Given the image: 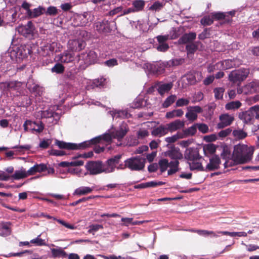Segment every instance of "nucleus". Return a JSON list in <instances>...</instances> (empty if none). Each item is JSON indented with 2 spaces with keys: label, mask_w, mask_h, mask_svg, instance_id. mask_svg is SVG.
I'll list each match as a JSON object with an SVG mask.
<instances>
[{
  "label": "nucleus",
  "mask_w": 259,
  "mask_h": 259,
  "mask_svg": "<svg viewBox=\"0 0 259 259\" xmlns=\"http://www.w3.org/2000/svg\"><path fill=\"white\" fill-rule=\"evenodd\" d=\"M252 154L245 145L238 144L234 146L232 155V160H227L224 163L225 168L234 164H242L249 162L251 159Z\"/></svg>",
  "instance_id": "f257e3e1"
},
{
  "label": "nucleus",
  "mask_w": 259,
  "mask_h": 259,
  "mask_svg": "<svg viewBox=\"0 0 259 259\" xmlns=\"http://www.w3.org/2000/svg\"><path fill=\"white\" fill-rule=\"evenodd\" d=\"M128 130L127 124L122 122L118 128L113 130L110 133H105L102 135L94 138L91 139V141L92 143V145L97 143H102L104 142L108 143L111 142L112 139H116L118 141H120L126 135Z\"/></svg>",
  "instance_id": "f03ea898"
},
{
  "label": "nucleus",
  "mask_w": 259,
  "mask_h": 259,
  "mask_svg": "<svg viewBox=\"0 0 259 259\" xmlns=\"http://www.w3.org/2000/svg\"><path fill=\"white\" fill-rule=\"evenodd\" d=\"M56 106L44 108L42 110L35 112V116L38 119H47L49 122L53 124H56L61 117V115L59 113L56 112Z\"/></svg>",
  "instance_id": "7ed1b4c3"
},
{
  "label": "nucleus",
  "mask_w": 259,
  "mask_h": 259,
  "mask_svg": "<svg viewBox=\"0 0 259 259\" xmlns=\"http://www.w3.org/2000/svg\"><path fill=\"white\" fill-rule=\"evenodd\" d=\"M22 83L20 81H10L0 83V89L4 93L8 95L17 96L22 91Z\"/></svg>",
  "instance_id": "20e7f679"
},
{
  "label": "nucleus",
  "mask_w": 259,
  "mask_h": 259,
  "mask_svg": "<svg viewBox=\"0 0 259 259\" xmlns=\"http://www.w3.org/2000/svg\"><path fill=\"white\" fill-rule=\"evenodd\" d=\"M55 145L60 149L68 150H82L92 145L90 140L85 141L79 144L65 142L58 140H55Z\"/></svg>",
  "instance_id": "39448f33"
},
{
  "label": "nucleus",
  "mask_w": 259,
  "mask_h": 259,
  "mask_svg": "<svg viewBox=\"0 0 259 259\" xmlns=\"http://www.w3.org/2000/svg\"><path fill=\"white\" fill-rule=\"evenodd\" d=\"M249 72L248 68H241L235 70L229 74L228 79L233 83L239 84L248 77Z\"/></svg>",
  "instance_id": "423d86ee"
},
{
  "label": "nucleus",
  "mask_w": 259,
  "mask_h": 259,
  "mask_svg": "<svg viewBox=\"0 0 259 259\" xmlns=\"http://www.w3.org/2000/svg\"><path fill=\"white\" fill-rule=\"evenodd\" d=\"M146 159L141 156H137L124 161L125 165L131 170L139 171L145 167Z\"/></svg>",
  "instance_id": "0eeeda50"
},
{
  "label": "nucleus",
  "mask_w": 259,
  "mask_h": 259,
  "mask_svg": "<svg viewBox=\"0 0 259 259\" xmlns=\"http://www.w3.org/2000/svg\"><path fill=\"white\" fill-rule=\"evenodd\" d=\"M239 117L245 123H251L254 117L259 118V106H252L247 111L240 113Z\"/></svg>",
  "instance_id": "6e6552de"
},
{
  "label": "nucleus",
  "mask_w": 259,
  "mask_h": 259,
  "mask_svg": "<svg viewBox=\"0 0 259 259\" xmlns=\"http://www.w3.org/2000/svg\"><path fill=\"white\" fill-rule=\"evenodd\" d=\"M145 67L149 74L155 76H158L165 72L167 65L166 62H158L153 63H146L145 64Z\"/></svg>",
  "instance_id": "1a4fd4ad"
},
{
  "label": "nucleus",
  "mask_w": 259,
  "mask_h": 259,
  "mask_svg": "<svg viewBox=\"0 0 259 259\" xmlns=\"http://www.w3.org/2000/svg\"><path fill=\"white\" fill-rule=\"evenodd\" d=\"M85 167L91 175L106 173V165L101 161H90L86 164Z\"/></svg>",
  "instance_id": "9d476101"
},
{
  "label": "nucleus",
  "mask_w": 259,
  "mask_h": 259,
  "mask_svg": "<svg viewBox=\"0 0 259 259\" xmlns=\"http://www.w3.org/2000/svg\"><path fill=\"white\" fill-rule=\"evenodd\" d=\"M98 59L97 54L94 51L83 53L78 55V61L84 62L86 65L95 63Z\"/></svg>",
  "instance_id": "9b49d317"
},
{
  "label": "nucleus",
  "mask_w": 259,
  "mask_h": 259,
  "mask_svg": "<svg viewBox=\"0 0 259 259\" xmlns=\"http://www.w3.org/2000/svg\"><path fill=\"white\" fill-rule=\"evenodd\" d=\"M31 52V50L26 47H18L16 49L11 51L10 56L12 59L14 56L16 58L23 59L27 57L28 54H30Z\"/></svg>",
  "instance_id": "f8f14e48"
},
{
  "label": "nucleus",
  "mask_w": 259,
  "mask_h": 259,
  "mask_svg": "<svg viewBox=\"0 0 259 259\" xmlns=\"http://www.w3.org/2000/svg\"><path fill=\"white\" fill-rule=\"evenodd\" d=\"M173 83L171 82L164 83L162 81H156L152 87L155 88L160 96H163L166 93H168L172 89Z\"/></svg>",
  "instance_id": "ddd939ff"
},
{
  "label": "nucleus",
  "mask_w": 259,
  "mask_h": 259,
  "mask_svg": "<svg viewBox=\"0 0 259 259\" xmlns=\"http://www.w3.org/2000/svg\"><path fill=\"white\" fill-rule=\"evenodd\" d=\"M85 42L80 39H71L68 42V48L72 52L80 51L85 48Z\"/></svg>",
  "instance_id": "4468645a"
},
{
  "label": "nucleus",
  "mask_w": 259,
  "mask_h": 259,
  "mask_svg": "<svg viewBox=\"0 0 259 259\" xmlns=\"http://www.w3.org/2000/svg\"><path fill=\"white\" fill-rule=\"evenodd\" d=\"M115 25V23L114 22H112L111 24H110L108 21L104 20L95 23V27L96 30L99 32H109L112 29L111 26L112 27L113 26Z\"/></svg>",
  "instance_id": "2eb2a0df"
},
{
  "label": "nucleus",
  "mask_w": 259,
  "mask_h": 259,
  "mask_svg": "<svg viewBox=\"0 0 259 259\" xmlns=\"http://www.w3.org/2000/svg\"><path fill=\"white\" fill-rule=\"evenodd\" d=\"M209 163L205 168V171H213L219 168L221 159L219 156L213 155L209 158Z\"/></svg>",
  "instance_id": "dca6fc26"
},
{
  "label": "nucleus",
  "mask_w": 259,
  "mask_h": 259,
  "mask_svg": "<svg viewBox=\"0 0 259 259\" xmlns=\"http://www.w3.org/2000/svg\"><path fill=\"white\" fill-rule=\"evenodd\" d=\"M219 119L220 122L217 124V127L219 129L223 128L230 125L234 120V116L227 113L221 114Z\"/></svg>",
  "instance_id": "f3484780"
},
{
  "label": "nucleus",
  "mask_w": 259,
  "mask_h": 259,
  "mask_svg": "<svg viewBox=\"0 0 259 259\" xmlns=\"http://www.w3.org/2000/svg\"><path fill=\"white\" fill-rule=\"evenodd\" d=\"M108 114L112 117L113 120L117 118H128L132 116L127 109L122 110L113 109L109 111Z\"/></svg>",
  "instance_id": "a211bd4d"
},
{
  "label": "nucleus",
  "mask_w": 259,
  "mask_h": 259,
  "mask_svg": "<svg viewBox=\"0 0 259 259\" xmlns=\"http://www.w3.org/2000/svg\"><path fill=\"white\" fill-rule=\"evenodd\" d=\"M121 156L122 155L117 154L107 160L106 163L105 164L106 167V173H110L114 171L115 164L119 163Z\"/></svg>",
  "instance_id": "6ab92c4d"
},
{
  "label": "nucleus",
  "mask_w": 259,
  "mask_h": 259,
  "mask_svg": "<svg viewBox=\"0 0 259 259\" xmlns=\"http://www.w3.org/2000/svg\"><path fill=\"white\" fill-rule=\"evenodd\" d=\"M165 154L172 160H179L183 158V154L181 152L180 148L175 146H172Z\"/></svg>",
  "instance_id": "aec40b11"
},
{
  "label": "nucleus",
  "mask_w": 259,
  "mask_h": 259,
  "mask_svg": "<svg viewBox=\"0 0 259 259\" xmlns=\"http://www.w3.org/2000/svg\"><path fill=\"white\" fill-rule=\"evenodd\" d=\"M185 157L188 160V162L194 160L201 159L198 151L196 148H189L186 150Z\"/></svg>",
  "instance_id": "412c9836"
},
{
  "label": "nucleus",
  "mask_w": 259,
  "mask_h": 259,
  "mask_svg": "<svg viewBox=\"0 0 259 259\" xmlns=\"http://www.w3.org/2000/svg\"><path fill=\"white\" fill-rule=\"evenodd\" d=\"M75 60V55L69 51H64L59 55V60L61 63H71Z\"/></svg>",
  "instance_id": "4be33fe9"
},
{
  "label": "nucleus",
  "mask_w": 259,
  "mask_h": 259,
  "mask_svg": "<svg viewBox=\"0 0 259 259\" xmlns=\"http://www.w3.org/2000/svg\"><path fill=\"white\" fill-rule=\"evenodd\" d=\"M78 74L73 69L67 70L64 75V78L67 82H79Z\"/></svg>",
  "instance_id": "5701e85b"
},
{
  "label": "nucleus",
  "mask_w": 259,
  "mask_h": 259,
  "mask_svg": "<svg viewBox=\"0 0 259 259\" xmlns=\"http://www.w3.org/2000/svg\"><path fill=\"white\" fill-rule=\"evenodd\" d=\"M258 80H254L245 85V92L248 94L259 92Z\"/></svg>",
  "instance_id": "b1692460"
},
{
  "label": "nucleus",
  "mask_w": 259,
  "mask_h": 259,
  "mask_svg": "<svg viewBox=\"0 0 259 259\" xmlns=\"http://www.w3.org/2000/svg\"><path fill=\"white\" fill-rule=\"evenodd\" d=\"M165 125L167 132H172L183 127L184 126V123L180 119H177L172 122L166 124Z\"/></svg>",
  "instance_id": "393cba45"
},
{
  "label": "nucleus",
  "mask_w": 259,
  "mask_h": 259,
  "mask_svg": "<svg viewBox=\"0 0 259 259\" xmlns=\"http://www.w3.org/2000/svg\"><path fill=\"white\" fill-rule=\"evenodd\" d=\"M29 176L27 173V170L21 167L19 170H15L14 173L10 176V179L13 180H19L22 179H24Z\"/></svg>",
  "instance_id": "a878e982"
},
{
  "label": "nucleus",
  "mask_w": 259,
  "mask_h": 259,
  "mask_svg": "<svg viewBox=\"0 0 259 259\" xmlns=\"http://www.w3.org/2000/svg\"><path fill=\"white\" fill-rule=\"evenodd\" d=\"M47 169V166L44 163L36 164L27 170V173L29 176H32L36 172L44 171L46 170Z\"/></svg>",
  "instance_id": "bb28decb"
},
{
  "label": "nucleus",
  "mask_w": 259,
  "mask_h": 259,
  "mask_svg": "<svg viewBox=\"0 0 259 259\" xmlns=\"http://www.w3.org/2000/svg\"><path fill=\"white\" fill-rule=\"evenodd\" d=\"M168 133L166 125H161L154 128L151 132L153 136L156 137H162Z\"/></svg>",
  "instance_id": "cd10ccee"
},
{
  "label": "nucleus",
  "mask_w": 259,
  "mask_h": 259,
  "mask_svg": "<svg viewBox=\"0 0 259 259\" xmlns=\"http://www.w3.org/2000/svg\"><path fill=\"white\" fill-rule=\"evenodd\" d=\"M200 159L194 160L189 162L190 169L191 170H197L199 171H205V168L202 166L201 162H200Z\"/></svg>",
  "instance_id": "c85d7f7f"
},
{
  "label": "nucleus",
  "mask_w": 259,
  "mask_h": 259,
  "mask_svg": "<svg viewBox=\"0 0 259 259\" xmlns=\"http://www.w3.org/2000/svg\"><path fill=\"white\" fill-rule=\"evenodd\" d=\"M196 34L195 32L185 33L179 39V41L182 44L191 42L196 38Z\"/></svg>",
  "instance_id": "c756f323"
},
{
  "label": "nucleus",
  "mask_w": 259,
  "mask_h": 259,
  "mask_svg": "<svg viewBox=\"0 0 259 259\" xmlns=\"http://www.w3.org/2000/svg\"><path fill=\"white\" fill-rule=\"evenodd\" d=\"M93 190V188L89 187L81 186L76 189L74 192V195L81 196L91 193Z\"/></svg>",
  "instance_id": "7c9ffc66"
},
{
  "label": "nucleus",
  "mask_w": 259,
  "mask_h": 259,
  "mask_svg": "<svg viewBox=\"0 0 259 259\" xmlns=\"http://www.w3.org/2000/svg\"><path fill=\"white\" fill-rule=\"evenodd\" d=\"M27 88L29 90L35 93L36 95L40 96L42 93V88L39 85L35 83L31 84L30 81H28L27 83Z\"/></svg>",
  "instance_id": "2f4dec72"
},
{
  "label": "nucleus",
  "mask_w": 259,
  "mask_h": 259,
  "mask_svg": "<svg viewBox=\"0 0 259 259\" xmlns=\"http://www.w3.org/2000/svg\"><path fill=\"white\" fill-rule=\"evenodd\" d=\"M147 101L141 98H136L132 103L131 108L133 109H138L146 106Z\"/></svg>",
  "instance_id": "473e14b6"
},
{
  "label": "nucleus",
  "mask_w": 259,
  "mask_h": 259,
  "mask_svg": "<svg viewBox=\"0 0 259 259\" xmlns=\"http://www.w3.org/2000/svg\"><path fill=\"white\" fill-rule=\"evenodd\" d=\"M132 4L135 12H137L143 9L145 2L143 0H134L132 2Z\"/></svg>",
  "instance_id": "72a5a7b5"
},
{
  "label": "nucleus",
  "mask_w": 259,
  "mask_h": 259,
  "mask_svg": "<svg viewBox=\"0 0 259 259\" xmlns=\"http://www.w3.org/2000/svg\"><path fill=\"white\" fill-rule=\"evenodd\" d=\"M51 250L53 258L66 257L67 256V253L61 247L52 248Z\"/></svg>",
  "instance_id": "f704fd0d"
},
{
  "label": "nucleus",
  "mask_w": 259,
  "mask_h": 259,
  "mask_svg": "<svg viewBox=\"0 0 259 259\" xmlns=\"http://www.w3.org/2000/svg\"><path fill=\"white\" fill-rule=\"evenodd\" d=\"M11 231L9 224L8 223H0V236H7L10 234Z\"/></svg>",
  "instance_id": "c9c22d12"
},
{
  "label": "nucleus",
  "mask_w": 259,
  "mask_h": 259,
  "mask_svg": "<svg viewBox=\"0 0 259 259\" xmlns=\"http://www.w3.org/2000/svg\"><path fill=\"white\" fill-rule=\"evenodd\" d=\"M81 17L85 18V20L81 22L82 26L85 25L89 22H91L94 20V15L92 12H86L81 14Z\"/></svg>",
  "instance_id": "e433bc0d"
},
{
  "label": "nucleus",
  "mask_w": 259,
  "mask_h": 259,
  "mask_svg": "<svg viewBox=\"0 0 259 259\" xmlns=\"http://www.w3.org/2000/svg\"><path fill=\"white\" fill-rule=\"evenodd\" d=\"M179 160H174L169 162L168 167H170V169L167 171L168 175H172L177 172L179 170Z\"/></svg>",
  "instance_id": "4c0bfd02"
},
{
  "label": "nucleus",
  "mask_w": 259,
  "mask_h": 259,
  "mask_svg": "<svg viewBox=\"0 0 259 259\" xmlns=\"http://www.w3.org/2000/svg\"><path fill=\"white\" fill-rule=\"evenodd\" d=\"M184 114V111L182 109H174L172 111L167 112L166 113L165 117L167 118H173L174 117H180Z\"/></svg>",
  "instance_id": "58836bf2"
},
{
  "label": "nucleus",
  "mask_w": 259,
  "mask_h": 259,
  "mask_svg": "<svg viewBox=\"0 0 259 259\" xmlns=\"http://www.w3.org/2000/svg\"><path fill=\"white\" fill-rule=\"evenodd\" d=\"M44 11L45 9L42 7H39L32 10H30V13H28L27 16L29 19L36 18L41 15Z\"/></svg>",
  "instance_id": "ea45409f"
},
{
  "label": "nucleus",
  "mask_w": 259,
  "mask_h": 259,
  "mask_svg": "<svg viewBox=\"0 0 259 259\" xmlns=\"http://www.w3.org/2000/svg\"><path fill=\"white\" fill-rule=\"evenodd\" d=\"M177 100L176 95H171L168 96L162 104V107L164 108H167L172 105Z\"/></svg>",
  "instance_id": "a19ab883"
},
{
  "label": "nucleus",
  "mask_w": 259,
  "mask_h": 259,
  "mask_svg": "<svg viewBox=\"0 0 259 259\" xmlns=\"http://www.w3.org/2000/svg\"><path fill=\"white\" fill-rule=\"evenodd\" d=\"M217 65H220L222 69L227 70L233 67L234 65V63L233 60L227 59L217 63Z\"/></svg>",
  "instance_id": "79ce46f5"
},
{
  "label": "nucleus",
  "mask_w": 259,
  "mask_h": 259,
  "mask_svg": "<svg viewBox=\"0 0 259 259\" xmlns=\"http://www.w3.org/2000/svg\"><path fill=\"white\" fill-rule=\"evenodd\" d=\"M185 77L187 81V84L189 85L195 84L196 82L195 74L194 72H190L185 75Z\"/></svg>",
  "instance_id": "37998d69"
},
{
  "label": "nucleus",
  "mask_w": 259,
  "mask_h": 259,
  "mask_svg": "<svg viewBox=\"0 0 259 259\" xmlns=\"http://www.w3.org/2000/svg\"><path fill=\"white\" fill-rule=\"evenodd\" d=\"M233 135L236 139L241 140L246 138L247 134L242 130L238 129L235 130L233 131Z\"/></svg>",
  "instance_id": "c03bdc74"
},
{
  "label": "nucleus",
  "mask_w": 259,
  "mask_h": 259,
  "mask_svg": "<svg viewBox=\"0 0 259 259\" xmlns=\"http://www.w3.org/2000/svg\"><path fill=\"white\" fill-rule=\"evenodd\" d=\"M241 103L239 101H232L227 103L225 108L227 110H235L240 107Z\"/></svg>",
  "instance_id": "a18cd8bd"
},
{
  "label": "nucleus",
  "mask_w": 259,
  "mask_h": 259,
  "mask_svg": "<svg viewBox=\"0 0 259 259\" xmlns=\"http://www.w3.org/2000/svg\"><path fill=\"white\" fill-rule=\"evenodd\" d=\"M65 68L64 66L60 63H56L52 68L51 71L53 73H56L57 74H61L64 72Z\"/></svg>",
  "instance_id": "49530a36"
},
{
  "label": "nucleus",
  "mask_w": 259,
  "mask_h": 259,
  "mask_svg": "<svg viewBox=\"0 0 259 259\" xmlns=\"http://www.w3.org/2000/svg\"><path fill=\"white\" fill-rule=\"evenodd\" d=\"M215 105L213 103L208 104L205 109V116L207 118H210L213 114L214 110L215 108Z\"/></svg>",
  "instance_id": "de8ad7c7"
},
{
  "label": "nucleus",
  "mask_w": 259,
  "mask_h": 259,
  "mask_svg": "<svg viewBox=\"0 0 259 259\" xmlns=\"http://www.w3.org/2000/svg\"><path fill=\"white\" fill-rule=\"evenodd\" d=\"M18 32L22 35L27 36L32 33V31L31 29H29L26 27L24 25L19 26L17 28Z\"/></svg>",
  "instance_id": "09e8293b"
},
{
  "label": "nucleus",
  "mask_w": 259,
  "mask_h": 259,
  "mask_svg": "<svg viewBox=\"0 0 259 259\" xmlns=\"http://www.w3.org/2000/svg\"><path fill=\"white\" fill-rule=\"evenodd\" d=\"M225 89L223 88H216L213 90L214 98L217 100H220L223 98Z\"/></svg>",
  "instance_id": "8fccbe9b"
},
{
  "label": "nucleus",
  "mask_w": 259,
  "mask_h": 259,
  "mask_svg": "<svg viewBox=\"0 0 259 259\" xmlns=\"http://www.w3.org/2000/svg\"><path fill=\"white\" fill-rule=\"evenodd\" d=\"M158 164L161 172H164L168 167L169 162L166 159H162L159 160Z\"/></svg>",
  "instance_id": "3c124183"
},
{
  "label": "nucleus",
  "mask_w": 259,
  "mask_h": 259,
  "mask_svg": "<svg viewBox=\"0 0 259 259\" xmlns=\"http://www.w3.org/2000/svg\"><path fill=\"white\" fill-rule=\"evenodd\" d=\"M181 59H175L166 62L167 67H171L175 66H178L183 63Z\"/></svg>",
  "instance_id": "603ef678"
},
{
  "label": "nucleus",
  "mask_w": 259,
  "mask_h": 259,
  "mask_svg": "<svg viewBox=\"0 0 259 259\" xmlns=\"http://www.w3.org/2000/svg\"><path fill=\"white\" fill-rule=\"evenodd\" d=\"M32 124L35 125V127H34L33 130L36 131V132L40 133L42 132L44 129V125L41 121H34L32 122Z\"/></svg>",
  "instance_id": "864d4df0"
},
{
  "label": "nucleus",
  "mask_w": 259,
  "mask_h": 259,
  "mask_svg": "<svg viewBox=\"0 0 259 259\" xmlns=\"http://www.w3.org/2000/svg\"><path fill=\"white\" fill-rule=\"evenodd\" d=\"M197 132V127L196 124L185 130L184 133L186 136H193Z\"/></svg>",
  "instance_id": "5fc2aeb1"
},
{
  "label": "nucleus",
  "mask_w": 259,
  "mask_h": 259,
  "mask_svg": "<svg viewBox=\"0 0 259 259\" xmlns=\"http://www.w3.org/2000/svg\"><path fill=\"white\" fill-rule=\"evenodd\" d=\"M189 100L185 98H180L176 101L175 107H179L187 106L189 104Z\"/></svg>",
  "instance_id": "6e6d98bb"
},
{
  "label": "nucleus",
  "mask_w": 259,
  "mask_h": 259,
  "mask_svg": "<svg viewBox=\"0 0 259 259\" xmlns=\"http://www.w3.org/2000/svg\"><path fill=\"white\" fill-rule=\"evenodd\" d=\"M188 55L193 54L197 50V47L194 44H190L186 47Z\"/></svg>",
  "instance_id": "4d7b16f0"
},
{
  "label": "nucleus",
  "mask_w": 259,
  "mask_h": 259,
  "mask_svg": "<svg viewBox=\"0 0 259 259\" xmlns=\"http://www.w3.org/2000/svg\"><path fill=\"white\" fill-rule=\"evenodd\" d=\"M188 112L186 114V118L190 121H194L197 118V115L187 108Z\"/></svg>",
  "instance_id": "13d9d810"
},
{
  "label": "nucleus",
  "mask_w": 259,
  "mask_h": 259,
  "mask_svg": "<svg viewBox=\"0 0 259 259\" xmlns=\"http://www.w3.org/2000/svg\"><path fill=\"white\" fill-rule=\"evenodd\" d=\"M49 152L50 155L56 156H62L66 154V152L62 150L51 149Z\"/></svg>",
  "instance_id": "bf43d9fd"
},
{
  "label": "nucleus",
  "mask_w": 259,
  "mask_h": 259,
  "mask_svg": "<svg viewBox=\"0 0 259 259\" xmlns=\"http://www.w3.org/2000/svg\"><path fill=\"white\" fill-rule=\"evenodd\" d=\"M67 172L78 177H81V170L78 168H68Z\"/></svg>",
  "instance_id": "052dcab7"
},
{
  "label": "nucleus",
  "mask_w": 259,
  "mask_h": 259,
  "mask_svg": "<svg viewBox=\"0 0 259 259\" xmlns=\"http://www.w3.org/2000/svg\"><path fill=\"white\" fill-rule=\"evenodd\" d=\"M197 129L198 128L200 132L205 134L208 132V127L207 125L204 123H196Z\"/></svg>",
  "instance_id": "680f3d73"
},
{
  "label": "nucleus",
  "mask_w": 259,
  "mask_h": 259,
  "mask_svg": "<svg viewBox=\"0 0 259 259\" xmlns=\"http://www.w3.org/2000/svg\"><path fill=\"white\" fill-rule=\"evenodd\" d=\"M103 229V226L99 224H92L89 226V230L88 232L89 233H92L93 232H97L100 229Z\"/></svg>",
  "instance_id": "e2e57ef3"
},
{
  "label": "nucleus",
  "mask_w": 259,
  "mask_h": 259,
  "mask_svg": "<svg viewBox=\"0 0 259 259\" xmlns=\"http://www.w3.org/2000/svg\"><path fill=\"white\" fill-rule=\"evenodd\" d=\"M163 7L162 3L159 1L155 2L153 5H152L149 9L151 10L158 11L160 10Z\"/></svg>",
  "instance_id": "0e129e2a"
},
{
  "label": "nucleus",
  "mask_w": 259,
  "mask_h": 259,
  "mask_svg": "<svg viewBox=\"0 0 259 259\" xmlns=\"http://www.w3.org/2000/svg\"><path fill=\"white\" fill-rule=\"evenodd\" d=\"M146 187L147 188H150V187H156L158 186H162L163 185L164 183L161 182V181H150L148 182H146Z\"/></svg>",
  "instance_id": "69168bd1"
},
{
  "label": "nucleus",
  "mask_w": 259,
  "mask_h": 259,
  "mask_svg": "<svg viewBox=\"0 0 259 259\" xmlns=\"http://www.w3.org/2000/svg\"><path fill=\"white\" fill-rule=\"evenodd\" d=\"M40 235L38 236L36 238L32 239L30 242L34 243L38 246H42L45 245V241L39 238Z\"/></svg>",
  "instance_id": "338daca9"
},
{
  "label": "nucleus",
  "mask_w": 259,
  "mask_h": 259,
  "mask_svg": "<svg viewBox=\"0 0 259 259\" xmlns=\"http://www.w3.org/2000/svg\"><path fill=\"white\" fill-rule=\"evenodd\" d=\"M104 64L109 67H112L117 65L118 62L116 59L113 58L106 61L104 62Z\"/></svg>",
  "instance_id": "774afa93"
}]
</instances>
